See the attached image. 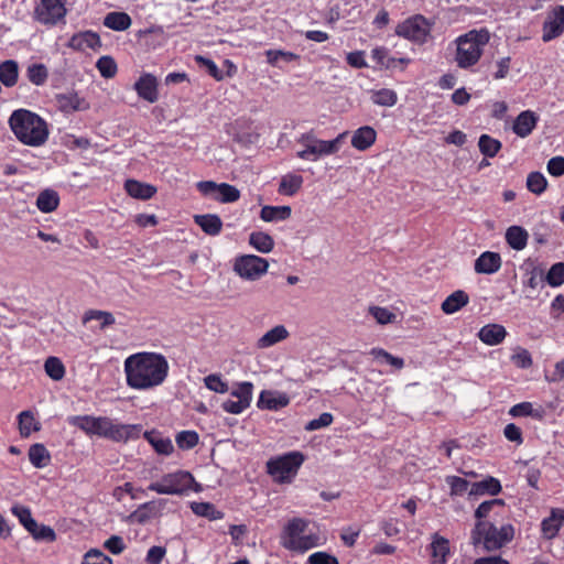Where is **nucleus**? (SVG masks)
I'll use <instances>...</instances> for the list:
<instances>
[{
  "label": "nucleus",
  "mask_w": 564,
  "mask_h": 564,
  "mask_svg": "<svg viewBox=\"0 0 564 564\" xmlns=\"http://www.w3.org/2000/svg\"><path fill=\"white\" fill-rule=\"evenodd\" d=\"M529 235L527 230L520 226H511L506 231L507 243L517 251L523 250L528 243Z\"/></svg>",
  "instance_id": "29"
},
{
  "label": "nucleus",
  "mask_w": 564,
  "mask_h": 564,
  "mask_svg": "<svg viewBox=\"0 0 564 564\" xmlns=\"http://www.w3.org/2000/svg\"><path fill=\"white\" fill-rule=\"evenodd\" d=\"M511 361L520 369H528L532 366L533 360L528 349L517 347L511 356Z\"/></svg>",
  "instance_id": "55"
},
{
  "label": "nucleus",
  "mask_w": 564,
  "mask_h": 564,
  "mask_svg": "<svg viewBox=\"0 0 564 564\" xmlns=\"http://www.w3.org/2000/svg\"><path fill=\"white\" fill-rule=\"evenodd\" d=\"M307 522L301 518H293L289 521L283 530V545L288 549L294 550L300 547H311L313 544H307L300 535L305 531Z\"/></svg>",
  "instance_id": "13"
},
{
  "label": "nucleus",
  "mask_w": 564,
  "mask_h": 564,
  "mask_svg": "<svg viewBox=\"0 0 564 564\" xmlns=\"http://www.w3.org/2000/svg\"><path fill=\"white\" fill-rule=\"evenodd\" d=\"M47 76V68L43 64H32L28 67V78L36 86L43 85Z\"/></svg>",
  "instance_id": "52"
},
{
  "label": "nucleus",
  "mask_w": 564,
  "mask_h": 564,
  "mask_svg": "<svg viewBox=\"0 0 564 564\" xmlns=\"http://www.w3.org/2000/svg\"><path fill=\"white\" fill-rule=\"evenodd\" d=\"M269 263L264 258L254 254H245L236 259L234 270L239 276L254 281L267 273Z\"/></svg>",
  "instance_id": "10"
},
{
  "label": "nucleus",
  "mask_w": 564,
  "mask_h": 564,
  "mask_svg": "<svg viewBox=\"0 0 564 564\" xmlns=\"http://www.w3.org/2000/svg\"><path fill=\"white\" fill-rule=\"evenodd\" d=\"M19 76L18 63L13 59H8L0 64V80L7 87H12L17 84Z\"/></svg>",
  "instance_id": "33"
},
{
  "label": "nucleus",
  "mask_w": 564,
  "mask_h": 564,
  "mask_svg": "<svg viewBox=\"0 0 564 564\" xmlns=\"http://www.w3.org/2000/svg\"><path fill=\"white\" fill-rule=\"evenodd\" d=\"M290 206H264L260 212V217L264 221L285 220L291 216Z\"/></svg>",
  "instance_id": "36"
},
{
  "label": "nucleus",
  "mask_w": 564,
  "mask_h": 564,
  "mask_svg": "<svg viewBox=\"0 0 564 564\" xmlns=\"http://www.w3.org/2000/svg\"><path fill=\"white\" fill-rule=\"evenodd\" d=\"M490 39L489 32L482 30H471L460 35L456 40L457 48L455 61L460 68L474 66L480 58L484 47Z\"/></svg>",
  "instance_id": "5"
},
{
  "label": "nucleus",
  "mask_w": 564,
  "mask_h": 564,
  "mask_svg": "<svg viewBox=\"0 0 564 564\" xmlns=\"http://www.w3.org/2000/svg\"><path fill=\"white\" fill-rule=\"evenodd\" d=\"M96 67L99 70L100 75L105 78H111L117 73V64L115 59L110 56H101L97 61Z\"/></svg>",
  "instance_id": "56"
},
{
  "label": "nucleus",
  "mask_w": 564,
  "mask_h": 564,
  "mask_svg": "<svg viewBox=\"0 0 564 564\" xmlns=\"http://www.w3.org/2000/svg\"><path fill=\"white\" fill-rule=\"evenodd\" d=\"M501 491L500 481L495 477H487L486 479L474 482L469 489V496H481L489 494L492 496L498 495Z\"/></svg>",
  "instance_id": "28"
},
{
  "label": "nucleus",
  "mask_w": 564,
  "mask_h": 564,
  "mask_svg": "<svg viewBox=\"0 0 564 564\" xmlns=\"http://www.w3.org/2000/svg\"><path fill=\"white\" fill-rule=\"evenodd\" d=\"M310 564H339L338 560L326 553V552H316L310 555L308 557Z\"/></svg>",
  "instance_id": "64"
},
{
  "label": "nucleus",
  "mask_w": 564,
  "mask_h": 564,
  "mask_svg": "<svg viewBox=\"0 0 564 564\" xmlns=\"http://www.w3.org/2000/svg\"><path fill=\"white\" fill-rule=\"evenodd\" d=\"M57 102L61 110L65 112L86 110L89 108V104L76 93L58 95Z\"/></svg>",
  "instance_id": "26"
},
{
  "label": "nucleus",
  "mask_w": 564,
  "mask_h": 564,
  "mask_svg": "<svg viewBox=\"0 0 564 564\" xmlns=\"http://www.w3.org/2000/svg\"><path fill=\"white\" fill-rule=\"evenodd\" d=\"M369 313L382 325L391 323L395 318V315L386 307L371 306L369 307Z\"/></svg>",
  "instance_id": "63"
},
{
  "label": "nucleus",
  "mask_w": 564,
  "mask_h": 564,
  "mask_svg": "<svg viewBox=\"0 0 564 564\" xmlns=\"http://www.w3.org/2000/svg\"><path fill=\"white\" fill-rule=\"evenodd\" d=\"M547 186L545 176L540 172H531L527 177V187L530 192L540 195Z\"/></svg>",
  "instance_id": "50"
},
{
  "label": "nucleus",
  "mask_w": 564,
  "mask_h": 564,
  "mask_svg": "<svg viewBox=\"0 0 564 564\" xmlns=\"http://www.w3.org/2000/svg\"><path fill=\"white\" fill-rule=\"evenodd\" d=\"M33 532H29L35 540H43L53 542L56 539L55 531L48 527V525H40L35 524V527L32 528Z\"/></svg>",
  "instance_id": "60"
},
{
  "label": "nucleus",
  "mask_w": 564,
  "mask_h": 564,
  "mask_svg": "<svg viewBox=\"0 0 564 564\" xmlns=\"http://www.w3.org/2000/svg\"><path fill=\"white\" fill-rule=\"evenodd\" d=\"M505 502L502 499H491L481 502L475 511V518L477 521H487L486 519L490 516L491 511L496 507H503Z\"/></svg>",
  "instance_id": "51"
},
{
  "label": "nucleus",
  "mask_w": 564,
  "mask_h": 564,
  "mask_svg": "<svg viewBox=\"0 0 564 564\" xmlns=\"http://www.w3.org/2000/svg\"><path fill=\"white\" fill-rule=\"evenodd\" d=\"M249 243L262 253H269L274 247L272 237L262 231L251 232L249 236Z\"/></svg>",
  "instance_id": "40"
},
{
  "label": "nucleus",
  "mask_w": 564,
  "mask_h": 564,
  "mask_svg": "<svg viewBox=\"0 0 564 564\" xmlns=\"http://www.w3.org/2000/svg\"><path fill=\"white\" fill-rule=\"evenodd\" d=\"M347 135L348 131H344L333 140H323L314 130L306 131L296 138V143L301 145L296 156L303 161L316 162L324 156L334 155L340 150Z\"/></svg>",
  "instance_id": "4"
},
{
  "label": "nucleus",
  "mask_w": 564,
  "mask_h": 564,
  "mask_svg": "<svg viewBox=\"0 0 564 564\" xmlns=\"http://www.w3.org/2000/svg\"><path fill=\"white\" fill-rule=\"evenodd\" d=\"M371 100L373 104L383 107H392L398 101L397 93L392 89L382 88L375 90L371 94Z\"/></svg>",
  "instance_id": "46"
},
{
  "label": "nucleus",
  "mask_w": 564,
  "mask_h": 564,
  "mask_svg": "<svg viewBox=\"0 0 564 564\" xmlns=\"http://www.w3.org/2000/svg\"><path fill=\"white\" fill-rule=\"evenodd\" d=\"M376 130L370 126H364L352 133L351 145L359 151H366L376 142Z\"/></svg>",
  "instance_id": "21"
},
{
  "label": "nucleus",
  "mask_w": 564,
  "mask_h": 564,
  "mask_svg": "<svg viewBox=\"0 0 564 564\" xmlns=\"http://www.w3.org/2000/svg\"><path fill=\"white\" fill-rule=\"evenodd\" d=\"M148 489L159 495L183 496L189 490L199 492L203 488L200 484L195 481L189 471L176 470L163 475L161 479L155 482H151Z\"/></svg>",
  "instance_id": "7"
},
{
  "label": "nucleus",
  "mask_w": 564,
  "mask_h": 564,
  "mask_svg": "<svg viewBox=\"0 0 564 564\" xmlns=\"http://www.w3.org/2000/svg\"><path fill=\"white\" fill-rule=\"evenodd\" d=\"M446 482L451 488V496H462L465 492L469 494L471 484L466 479L458 476H447Z\"/></svg>",
  "instance_id": "53"
},
{
  "label": "nucleus",
  "mask_w": 564,
  "mask_h": 564,
  "mask_svg": "<svg viewBox=\"0 0 564 564\" xmlns=\"http://www.w3.org/2000/svg\"><path fill=\"white\" fill-rule=\"evenodd\" d=\"M166 501L163 499L153 500L140 505L132 513L131 519L138 523H145L150 519L161 514L164 509Z\"/></svg>",
  "instance_id": "17"
},
{
  "label": "nucleus",
  "mask_w": 564,
  "mask_h": 564,
  "mask_svg": "<svg viewBox=\"0 0 564 564\" xmlns=\"http://www.w3.org/2000/svg\"><path fill=\"white\" fill-rule=\"evenodd\" d=\"M104 24L115 31H124L131 25V18L124 12H110L105 17Z\"/></svg>",
  "instance_id": "39"
},
{
  "label": "nucleus",
  "mask_w": 564,
  "mask_h": 564,
  "mask_svg": "<svg viewBox=\"0 0 564 564\" xmlns=\"http://www.w3.org/2000/svg\"><path fill=\"white\" fill-rule=\"evenodd\" d=\"M431 557L434 564H446L449 554V541L446 538L434 533L430 545Z\"/></svg>",
  "instance_id": "24"
},
{
  "label": "nucleus",
  "mask_w": 564,
  "mask_h": 564,
  "mask_svg": "<svg viewBox=\"0 0 564 564\" xmlns=\"http://www.w3.org/2000/svg\"><path fill=\"white\" fill-rule=\"evenodd\" d=\"M8 123L15 138L25 145L39 148L48 139L47 122L31 110L23 108L14 110Z\"/></svg>",
  "instance_id": "3"
},
{
  "label": "nucleus",
  "mask_w": 564,
  "mask_h": 564,
  "mask_svg": "<svg viewBox=\"0 0 564 564\" xmlns=\"http://www.w3.org/2000/svg\"><path fill=\"white\" fill-rule=\"evenodd\" d=\"M65 15L64 0H41L35 8V19L42 24L54 25Z\"/></svg>",
  "instance_id": "12"
},
{
  "label": "nucleus",
  "mask_w": 564,
  "mask_h": 564,
  "mask_svg": "<svg viewBox=\"0 0 564 564\" xmlns=\"http://www.w3.org/2000/svg\"><path fill=\"white\" fill-rule=\"evenodd\" d=\"M509 414L512 417L531 416L541 420L543 417L542 408H534L531 402H521L510 408Z\"/></svg>",
  "instance_id": "37"
},
{
  "label": "nucleus",
  "mask_w": 564,
  "mask_h": 564,
  "mask_svg": "<svg viewBox=\"0 0 564 564\" xmlns=\"http://www.w3.org/2000/svg\"><path fill=\"white\" fill-rule=\"evenodd\" d=\"M191 509L195 514L208 518L209 520H218L224 517V513L209 502H193Z\"/></svg>",
  "instance_id": "44"
},
{
  "label": "nucleus",
  "mask_w": 564,
  "mask_h": 564,
  "mask_svg": "<svg viewBox=\"0 0 564 564\" xmlns=\"http://www.w3.org/2000/svg\"><path fill=\"white\" fill-rule=\"evenodd\" d=\"M144 437L153 446L155 452L161 455H170L173 452V444L170 438L163 437L158 432H147Z\"/></svg>",
  "instance_id": "35"
},
{
  "label": "nucleus",
  "mask_w": 564,
  "mask_h": 564,
  "mask_svg": "<svg viewBox=\"0 0 564 564\" xmlns=\"http://www.w3.org/2000/svg\"><path fill=\"white\" fill-rule=\"evenodd\" d=\"M290 403V398L284 392L263 390L260 393L257 406L262 410L278 411Z\"/></svg>",
  "instance_id": "16"
},
{
  "label": "nucleus",
  "mask_w": 564,
  "mask_h": 564,
  "mask_svg": "<svg viewBox=\"0 0 564 564\" xmlns=\"http://www.w3.org/2000/svg\"><path fill=\"white\" fill-rule=\"evenodd\" d=\"M124 189L131 197L142 200L152 198L156 193L155 186L137 180H127Z\"/></svg>",
  "instance_id": "23"
},
{
  "label": "nucleus",
  "mask_w": 564,
  "mask_h": 564,
  "mask_svg": "<svg viewBox=\"0 0 564 564\" xmlns=\"http://www.w3.org/2000/svg\"><path fill=\"white\" fill-rule=\"evenodd\" d=\"M369 355H371L376 360L387 362L398 370L404 367V360L402 358L392 356L382 348H372L369 351Z\"/></svg>",
  "instance_id": "49"
},
{
  "label": "nucleus",
  "mask_w": 564,
  "mask_h": 564,
  "mask_svg": "<svg viewBox=\"0 0 564 564\" xmlns=\"http://www.w3.org/2000/svg\"><path fill=\"white\" fill-rule=\"evenodd\" d=\"M68 45L78 51L95 50L100 46V37L91 31L80 32L70 37Z\"/></svg>",
  "instance_id": "22"
},
{
  "label": "nucleus",
  "mask_w": 564,
  "mask_h": 564,
  "mask_svg": "<svg viewBox=\"0 0 564 564\" xmlns=\"http://www.w3.org/2000/svg\"><path fill=\"white\" fill-rule=\"evenodd\" d=\"M252 392H253V384L249 381L240 382L236 386L234 390H231L230 394L231 397L236 398L237 400L243 401L245 403L249 404L252 400Z\"/></svg>",
  "instance_id": "54"
},
{
  "label": "nucleus",
  "mask_w": 564,
  "mask_h": 564,
  "mask_svg": "<svg viewBox=\"0 0 564 564\" xmlns=\"http://www.w3.org/2000/svg\"><path fill=\"white\" fill-rule=\"evenodd\" d=\"M19 431L22 437H28L32 432L40 431V423L35 420L31 411H22L19 416Z\"/></svg>",
  "instance_id": "38"
},
{
  "label": "nucleus",
  "mask_w": 564,
  "mask_h": 564,
  "mask_svg": "<svg viewBox=\"0 0 564 564\" xmlns=\"http://www.w3.org/2000/svg\"><path fill=\"white\" fill-rule=\"evenodd\" d=\"M564 32V7L555 6L546 15L543 23V42H550Z\"/></svg>",
  "instance_id": "14"
},
{
  "label": "nucleus",
  "mask_w": 564,
  "mask_h": 564,
  "mask_svg": "<svg viewBox=\"0 0 564 564\" xmlns=\"http://www.w3.org/2000/svg\"><path fill=\"white\" fill-rule=\"evenodd\" d=\"M134 90L138 96L150 104H154L159 99L158 80L152 74H143L134 83Z\"/></svg>",
  "instance_id": "15"
},
{
  "label": "nucleus",
  "mask_w": 564,
  "mask_h": 564,
  "mask_svg": "<svg viewBox=\"0 0 564 564\" xmlns=\"http://www.w3.org/2000/svg\"><path fill=\"white\" fill-rule=\"evenodd\" d=\"M469 297L466 292L457 290L448 295L442 303V311L446 314H454L462 307L466 306Z\"/></svg>",
  "instance_id": "30"
},
{
  "label": "nucleus",
  "mask_w": 564,
  "mask_h": 564,
  "mask_svg": "<svg viewBox=\"0 0 564 564\" xmlns=\"http://www.w3.org/2000/svg\"><path fill=\"white\" fill-rule=\"evenodd\" d=\"M198 192L206 197L228 204L240 198L239 189L228 183H216L214 181H200L196 184Z\"/></svg>",
  "instance_id": "9"
},
{
  "label": "nucleus",
  "mask_w": 564,
  "mask_h": 564,
  "mask_svg": "<svg viewBox=\"0 0 564 564\" xmlns=\"http://www.w3.org/2000/svg\"><path fill=\"white\" fill-rule=\"evenodd\" d=\"M68 422L89 436L104 437L118 443L138 438L141 433L140 425L121 424L108 416L75 415L68 417Z\"/></svg>",
  "instance_id": "2"
},
{
  "label": "nucleus",
  "mask_w": 564,
  "mask_h": 564,
  "mask_svg": "<svg viewBox=\"0 0 564 564\" xmlns=\"http://www.w3.org/2000/svg\"><path fill=\"white\" fill-rule=\"evenodd\" d=\"M395 33L410 41L423 43L430 33V23L424 17L415 15L400 23Z\"/></svg>",
  "instance_id": "11"
},
{
  "label": "nucleus",
  "mask_w": 564,
  "mask_h": 564,
  "mask_svg": "<svg viewBox=\"0 0 564 564\" xmlns=\"http://www.w3.org/2000/svg\"><path fill=\"white\" fill-rule=\"evenodd\" d=\"M538 119V116L531 110L520 112L513 122V132L520 138L528 137L535 128Z\"/></svg>",
  "instance_id": "19"
},
{
  "label": "nucleus",
  "mask_w": 564,
  "mask_h": 564,
  "mask_svg": "<svg viewBox=\"0 0 564 564\" xmlns=\"http://www.w3.org/2000/svg\"><path fill=\"white\" fill-rule=\"evenodd\" d=\"M127 384L137 390H148L164 382L169 362L161 354L138 352L124 360Z\"/></svg>",
  "instance_id": "1"
},
{
  "label": "nucleus",
  "mask_w": 564,
  "mask_h": 564,
  "mask_svg": "<svg viewBox=\"0 0 564 564\" xmlns=\"http://www.w3.org/2000/svg\"><path fill=\"white\" fill-rule=\"evenodd\" d=\"M265 56L268 63L272 66H279L280 62L291 63L300 58L297 54L282 50H268Z\"/></svg>",
  "instance_id": "48"
},
{
  "label": "nucleus",
  "mask_w": 564,
  "mask_h": 564,
  "mask_svg": "<svg viewBox=\"0 0 564 564\" xmlns=\"http://www.w3.org/2000/svg\"><path fill=\"white\" fill-rule=\"evenodd\" d=\"M513 535L514 529L511 524L497 528L490 521H477L470 539L474 546L482 544L487 551H494L510 542Z\"/></svg>",
  "instance_id": "6"
},
{
  "label": "nucleus",
  "mask_w": 564,
  "mask_h": 564,
  "mask_svg": "<svg viewBox=\"0 0 564 564\" xmlns=\"http://www.w3.org/2000/svg\"><path fill=\"white\" fill-rule=\"evenodd\" d=\"M90 321H99L100 329L115 324L116 319L112 313L100 310H88L83 316V324H87Z\"/></svg>",
  "instance_id": "42"
},
{
  "label": "nucleus",
  "mask_w": 564,
  "mask_h": 564,
  "mask_svg": "<svg viewBox=\"0 0 564 564\" xmlns=\"http://www.w3.org/2000/svg\"><path fill=\"white\" fill-rule=\"evenodd\" d=\"M44 369L46 375L55 381L62 380L65 376V367L57 357H48L44 362Z\"/></svg>",
  "instance_id": "47"
},
{
  "label": "nucleus",
  "mask_w": 564,
  "mask_h": 564,
  "mask_svg": "<svg viewBox=\"0 0 564 564\" xmlns=\"http://www.w3.org/2000/svg\"><path fill=\"white\" fill-rule=\"evenodd\" d=\"M546 281L551 286H560L564 283V263L557 262L551 267L546 274Z\"/></svg>",
  "instance_id": "57"
},
{
  "label": "nucleus",
  "mask_w": 564,
  "mask_h": 564,
  "mask_svg": "<svg viewBox=\"0 0 564 564\" xmlns=\"http://www.w3.org/2000/svg\"><path fill=\"white\" fill-rule=\"evenodd\" d=\"M302 184L303 177L301 175L289 173L282 176L279 185V193L286 196H293L302 187Z\"/></svg>",
  "instance_id": "32"
},
{
  "label": "nucleus",
  "mask_w": 564,
  "mask_h": 564,
  "mask_svg": "<svg viewBox=\"0 0 564 564\" xmlns=\"http://www.w3.org/2000/svg\"><path fill=\"white\" fill-rule=\"evenodd\" d=\"M204 383L207 389L217 393H226L229 391L228 383L223 381L219 375H209L204 378Z\"/></svg>",
  "instance_id": "59"
},
{
  "label": "nucleus",
  "mask_w": 564,
  "mask_h": 564,
  "mask_svg": "<svg viewBox=\"0 0 564 564\" xmlns=\"http://www.w3.org/2000/svg\"><path fill=\"white\" fill-rule=\"evenodd\" d=\"M50 458V453L43 444L36 443L29 448V459L36 468L45 467Z\"/></svg>",
  "instance_id": "41"
},
{
  "label": "nucleus",
  "mask_w": 564,
  "mask_h": 564,
  "mask_svg": "<svg viewBox=\"0 0 564 564\" xmlns=\"http://www.w3.org/2000/svg\"><path fill=\"white\" fill-rule=\"evenodd\" d=\"M194 221L209 236H217L223 229V220L215 214L195 215Z\"/></svg>",
  "instance_id": "25"
},
{
  "label": "nucleus",
  "mask_w": 564,
  "mask_h": 564,
  "mask_svg": "<svg viewBox=\"0 0 564 564\" xmlns=\"http://www.w3.org/2000/svg\"><path fill=\"white\" fill-rule=\"evenodd\" d=\"M333 415L328 412L322 413L317 419L311 420L305 425V431L313 432L323 427H327L333 423Z\"/></svg>",
  "instance_id": "62"
},
{
  "label": "nucleus",
  "mask_w": 564,
  "mask_h": 564,
  "mask_svg": "<svg viewBox=\"0 0 564 564\" xmlns=\"http://www.w3.org/2000/svg\"><path fill=\"white\" fill-rule=\"evenodd\" d=\"M563 521L564 510H552L551 516L542 521V531L544 535L549 539L553 538L557 533Z\"/></svg>",
  "instance_id": "31"
},
{
  "label": "nucleus",
  "mask_w": 564,
  "mask_h": 564,
  "mask_svg": "<svg viewBox=\"0 0 564 564\" xmlns=\"http://www.w3.org/2000/svg\"><path fill=\"white\" fill-rule=\"evenodd\" d=\"M59 204L57 192L53 189H45L41 192L36 198V206L42 213L54 212Z\"/></svg>",
  "instance_id": "34"
},
{
  "label": "nucleus",
  "mask_w": 564,
  "mask_h": 564,
  "mask_svg": "<svg viewBox=\"0 0 564 564\" xmlns=\"http://www.w3.org/2000/svg\"><path fill=\"white\" fill-rule=\"evenodd\" d=\"M501 257L497 252L485 251L475 261L474 269L479 274H494L501 268Z\"/></svg>",
  "instance_id": "18"
},
{
  "label": "nucleus",
  "mask_w": 564,
  "mask_h": 564,
  "mask_svg": "<svg viewBox=\"0 0 564 564\" xmlns=\"http://www.w3.org/2000/svg\"><path fill=\"white\" fill-rule=\"evenodd\" d=\"M479 151L488 158H494L501 149V142L488 134H481L478 141Z\"/></svg>",
  "instance_id": "45"
},
{
  "label": "nucleus",
  "mask_w": 564,
  "mask_h": 564,
  "mask_svg": "<svg viewBox=\"0 0 564 564\" xmlns=\"http://www.w3.org/2000/svg\"><path fill=\"white\" fill-rule=\"evenodd\" d=\"M289 336L288 329L283 325H276L272 329L263 334L257 341V347L260 349L269 348Z\"/></svg>",
  "instance_id": "27"
},
{
  "label": "nucleus",
  "mask_w": 564,
  "mask_h": 564,
  "mask_svg": "<svg viewBox=\"0 0 564 564\" xmlns=\"http://www.w3.org/2000/svg\"><path fill=\"white\" fill-rule=\"evenodd\" d=\"M507 330L499 324H487L478 332L479 339L489 346H496L503 341Z\"/></svg>",
  "instance_id": "20"
},
{
  "label": "nucleus",
  "mask_w": 564,
  "mask_h": 564,
  "mask_svg": "<svg viewBox=\"0 0 564 564\" xmlns=\"http://www.w3.org/2000/svg\"><path fill=\"white\" fill-rule=\"evenodd\" d=\"M82 564H112V561L101 551L93 549L84 555Z\"/></svg>",
  "instance_id": "61"
},
{
  "label": "nucleus",
  "mask_w": 564,
  "mask_h": 564,
  "mask_svg": "<svg viewBox=\"0 0 564 564\" xmlns=\"http://www.w3.org/2000/svg\"><path fill=\"white\" fill-rule=\"evenodd\" d=\"M303 462L304 455L302 453L289 452L284 455L269 459L267 463V470L274 481L279 484H290L296 476Z\"/></svg>",
  "instance_id": "8"
},
{
  "label": "nucleus",
  "mask_w": 564,
  "mask_h": 564,
  "mask_svg": "<svg viewBox=\"0 0 564 564\" xmlns=\"http://www.w3.org/2000/svg\"><path fill=\"white\" fill-rule=\"evenodd\" d=\"M198 443V435L194 431H183L176 435V444L182 449H191Z\"/></svg>",
  "instance_id": "58"
},
{
  "label": "nucleus",
  "mask_w": 564,
  "mask_h": 564,
  "mask_svg": "<svg viewBox=\"0 0 564 564\" xmlns=\"http://www.w3.org/2000/svg\"><path fill=\"white\" fill-rule=\"evenodd\" d=\"M11 512L28 532H33L32 528L35 527L36 521L33 519L29 507L17 503L11 507Z\"/></svg>",
  "instance_id": "43"
}]
</instances>
